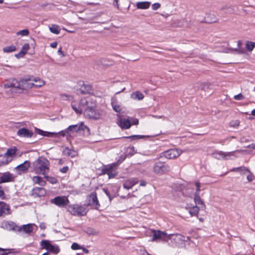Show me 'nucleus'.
Wrapping results in <instances>:
<instances>
[{
  "mask_svg": "<svg viewBox=\"0 0 255 255\" xmlns=\"http://www.w3.org/2000/svg\"><path fill=\"white\" fill-rule=\"evenodd\" d=\"M188 212L190 214L191 216H196L198 217V215L199 211V208L196 206H193L191 207H188Z\"/></svg>",
  "mask_w": 255,
  "mask_h": 255,
  "instance_id": "obj_30",
  "label": "nucleus"
},
{
  "mask_svg": "<svg viewBox=\"0 0 255 255\" xmlns=\"http://www.w3.org/2000/svg\"><path fill=\"white\" fill-rule=\"evenodd\" d=\"M1 205L0 207V217L4 215H8L10 214L9 206L3 202H0Z\"/></svg>",
  "mask_w": 255,
  "mask_h": 255,
  "instance_id": "obj_21",
  "label": "nucleus"
},
{
  "mask_svg": "<svg viewBox=\"0 0 255 255\" xmlns=\"http://www.w3.org/2000/svg\"><path fill=\"white\" fill-rule=\"evenodd\" d=\"M146 137V136L141 135H132L128 136H125L124 138H129L131 140H135L139 139H141Z\"/></svg>",
  "mask_w": 255,
  "mask_h": 255,
  "instance_id": "obj_38",
  "label": "nucleus"
},
{
  "mask_svg": "<svg viewBox=\"0 0 255 255\" xmlns=\"http://www.w3.org/2000/svg\"><path fill=\"white\" fill-rule=\"evenodd\" d=\"M90 99H89V100ZM85 115L88 117L90 119L98 120L101 118L104 115V112L103 111H99L96 110L93 108V105H90L89 102L88 105L86 106L85 109Z\"/></svg>",
  "mask_w": 255,
  "mask_h": 255,
  "instance_id": "obj_6",
  "label": "nucleus"
},
{
  "mask_svg": "<svg viewBox=\"0 0 255 255\" xmlns=\"http://www.w3.org/2000/svg\"><path fill=\"white\" fill-rule=\"evenodd\" d=\"M44 177L48 182L52 184H56L58 182L57 179L55 177L48 176L47 174L44 175Z\"/></svg>",
  "mask_w": 255,
  "mask_h": 255,
  "instance_id": "obj_37",
  "label": "nucleus"
},
{
  "mask_svg": "<svg viewBox=\"0 0 255 255\" xmlns=\"http://www.w3.org/2000/svg\"><path fill=\"white\" fill-rule=\"evenodd\" d=\"M77 92L82 94L92 93L93 92L92 87L89 85L82 84L79 89L77 90Z\"/></svg>",
  "mask_w": 255,
  "mask_h": 255,
  "instance_id": "obj_18",
  "label": "nucleus"
},
{
  "mask_svg": "<svg viewBox=\"0 0 255 255\" xmlns=\"http://www.w3.org/2000/svg\"><path fill=\"white\" fill-rule=\"evenodd\" d=\"M58 54L60 55H61L62 57L65 56V54L62 50V47H60L58 50Z\"/></svg>",
  "mask_w": 255,
  "mask_h": 255,
  "instance_id": "obj_59",
  "label": "nucleus"
},
{
  "mask_svg": "<svg viewBox=\"0 0 255 255\" xmlns=\"http://www.w3.org/2000/svg\"><path fill=\"white\" fill-rule=\"evenodd\" d=\"M246 48L248 51H252L255 48V42L251 41H247L246 42Z\"/></svg>",
  "mask_w": 255,
  "mask_h": 255,
  "instance_id": "obj_34",
  "label": "nucleus"
},
{
  "mask_svg": "<svg viewBox=\"0 0 255 255\" xmlns=\"http://www.w3.org/2000/svg\"><path fill=\"white\" fill-rule=\"evenodd\" d=\"M18 80L15 78L10 79L5 81L3 84V87L5 89L13 88L19 89Z\"/></svg>",
  "mask_w": 255,
  "mask_h": 255,
  "instance_id": "obj_14",
  "label": "nucleus"
},
{
  "mask_svg": "<svg viewBox=\"0 0 255 255\" xmlns=\"http://www.w3.org/2000/svg\"><path fill=\"white\" fill-rule=\"evenodd\" d=\"M38 134L47 137H56L57 136V133L56 132H51L43 131L41 129L36 128Z\"/></svg>",
  "mask_w": 255,
  "mask_h": 255,
  "instance_id": "obj_27",
  "label": "nucleus"
},
{
  "mask_svg": "<svg viewBox=\"0 0 255 255\" xmlns=\"http://www.w3.org/2000/svg\"><path fill=\"white\" fill-rule=\"evenodd\" d=\"M72 249L74 250H77L81 249L80 246L77 243H74L71 246Z\"/></svg>",
  "mask_w": 255,
  "mask_h": 255,
  "instance_id": "obj_51",
  "label": "nucleus"
},
{
  "mask_svg": "<svg viewBox=\"0 0 255 255\" xmlns=\"http://www.w3.org/2000/svg\"><path fill=\"white\" fill-rule=\"evenodd\" d=\"M57 42H53L50 43V47L53 48H56L57 46Z\"/></svg>",
  "mask_w": 255,
  "mask_h": 255,
  "instance_id": "obj_62",
  "label": "nucleus"
},
{
  "mask_svg": "<svg viewBox=\"0 0 255 255\" xmlns=\"http://www.w3.org/2000/svg\"><path fill=\"white\" fill-rule=\"evenodd\" d=\"M88 211L87 205L86 204H71L67 208V211L71 215L79 217L85 216Z\"/></svg>",
  "mask_w": 255,
  "mask_h": 255,
  "instance_id": "obj_2",
  "label": "nucleus"
},
{
  "mask_svg": "<svg viewBox=\"0 0 255 255\" xmlns=\"http://www.w3.org/2000/svg\"><path fill=\"white\" fill-rule=\"evenodd\" d=\"M131 98L134 100H141L144 98V95L139 91H136L131 94Z\"/></svg>",
  "mask_w": 255,
  "mask_h": 255,
  "instance_id": "obj_33",
  "label": "nucleus"
},
{
  "mask_svg": "<svg viewBox=\"0 0 255 255\" xmlns=\"http://www.w3.org/2000/svg\"><path fill=\"white\" fill-rule=\"evenodd\" d=\"M249 173L250 174L247 176V178L249 182H251L253 180L254 176L253 173H252L251 172Z\"/></svg>",
  "mask_w": 255,
  "mask_h": 255,
  "instance_id": "obj_55",
  "label": "nucleus"
},
{
  "mask_svg": "<svg viewBox=\"0 0 255 255\" xmlns=\"http://www.w3.org/2000/svg\"><path fill=\"white\" fill-rule=\"evenodd\" d=\"M42 178L39 176H34L32 177V181L36 184H39Z\"/></svg>",
  "mask_w": 255,
  "mask_h": 255,
  "instance_id": "obj_46",
  "label": "nucleus"
},
{
  "mask_svg": "<svg viewBox=\"0 0 255 255\" xmlns=\"http://www.w3.org/2000/svg\"><path fill=\"white\" fill-rule=\"evenodd\" d=\"M67 130L69 132H70V131H74V132H79L78 125H71L67 128Z\"/></svg>",
  "mask_w": 255,
  "mask_h": 255,
  "instance_id": "obj_40",
  "label": "nucleus"
},
{
  "mask_svg": "<svg viewBox=\"0 0 255 255\" xmlns=\"http://www.w3.org/2000/svg\"><path fill=\"white\" fill-rule=\"evenodd\" d=\"M17 148L14 146L7 149L6 152L3 155H0V162L3 164H6L12 160V157L15 154Z\"/></svg>",
  "mask_w": 255,
  "mask_h": 255,
  "instance_id": "obj_7",
  "label": "nucleus"
},
{
  "mask_svg": "<svg viewBox=\"0 0 255 255\" xmlns=\"http://www.w3.org/2000/svg\"><path fill=\"white\" fill-rule=\"evenodd\" d=\"M138 180L136 178H132L125 181L123 184V187L125 189H131L134 185L137 184Z\"/></svg>",
  "mask_w": 255,
  "mask_h": 255,
  "instance_id": "obj_20",
  "label": "nucleus"
},
{
  "mask_svg": "<svg viewBox=\"0 0 255 255\" xmlns=\"http://www.w3.org/2000/svg\"><path fill=\"white\" fill-rule=\"evenodd\" d=\"M10 250V249L0 248V255H7L11 253Z\"/></svg>",
  "mask_w": 255,
  "mask_h": 255,
  "instance_id": "obj_45",
  "label": "nucleus"
},
{
  "mask_svg": "<svg viewBox=\"0 0 255 255\" xmlns=\"http://www.w3.org/2000/svg\"><path fill=\"white\" fill-rule=\"evenodd\" d=\"M150 233L152 234L151 241L153 242L155 241L158 239H161L163 236H165L166 235V233L164 232H161L159 230H151L150 231Z\"/></svg>",
  "mask_w": 255,
  "mask_h": 255,
  "instance_id": "obj_19",
  "label": "nucleus"
},
{
  "mask_svg": "<svg viewBox=\"0 0 255 255\" xmlns=\"http://www.w3.org/2000/svg\"><path fill=\"white\" fill-rule=\"evenodd\" d=\"M118 124L122 129H128L131 126L129 120L126 119H120Z\"/></svg>",
  "mask_w": 255,
  "mask_h": 255,
  "instance_id": "obj_23",
  "label": "nucleus"
},
{
  "mask_svg": "<svg viewBox=\"0 0 255 255\" xmlns=\"http://www.w3.org/2000/svg\"><path fill=\"white\" fill-rule=\"evenodd\" d=\"M50 202L60 208H66L69 203V200L66 196H59L51 199Z\"/></svg>",
  "mask_w": 255,
  "mask_h": 255,
  "instance_id": "obj_8",
  "label": "nucleus"
},
{
  "mask_svg": "<svg viewBox=\"0 0 255 255\" xmlns=\"http://www.w3.org/2000/svg\"><path fill=\"white\" fill-rule=\"evenodd\" d=\"M46 182L45 180H43V179H41V180L40 181V182L39 184V185L41 186H44L46 185Z\"/></svg>",
  "mask_w": 255,
  "mask_h": 255,
  "instance_id": "obj_63",
  "label": "nucleus"
},
{
  "mask_svg": "<svg viewBox=\"0 0 255 255\" xmlns=\"http://www.w3.org/2000/svg\"><path fill=\"white\" fill-rule=\"evenodd\" d=\"M231 171H239L241 174H245L246 172H250V170L245 166H241L239 167L233 168L231 170Z\"/></svg>",
  "mask_w": 255,
  "mask_h": 255,
  "instance_id": "obj_32",
  "label": "nucleus"
},
{
  "mask_svg": "<svg viewBox=\"0 0 255 255\" xmlns=\"http://www.w3.org/2000/svg\"><path fill=\"white\" fill-rule=\"evenodd\" d=\"M29 33V30L27 29L21 30L16 33L17 35L27 36Z\"/></svg>",
  "mask_w": 255,
  "mask_h": 255,
  "instance_id": "obj_41",
  "label": "nucleus"
},
{
  "mask_svg": "<svg viewBox=\"0 0 255 255\" xmlns=\"http://www.w3.org/2000/svg\"><path fill=\"white\" fill-rule=\"evenodd\" d=\"M117 163H113L110 164L103 165L100 169L101 171V174H107L109 178H113L118 174V172L117 171Z\"/></svg>",
  "mask_w": 255,
  "mask_h": 255,
  "instance_id": "obj_4",
  "label": "nucleus"
},
{
  "mask_svg": "<svg viewBox=\"0 0 255 255\" xmlns=\"http://www.w3.org/2000/svg\"><path fill=\"white\" fill-rule=\"evenodd\" d=\"M24 56V54H23V52H21V51H20L18 53L16 54L15 55V56L17 58H22V57H23Z\"/></svg>",
  "mask_w": 255,
  "mask_h": 255,
  "instance_id": "obj_57",
  "label": "nucleus"
},
{
  "mask_svg": "<svg viewBox=\"0 0 255 255\" xmlns=\"http://www.w3.org/2000/svg\"><path fill=\"white\" fill-rule=\"evenodd\" d=\"M31 78H22L18 80L19 89L27 90L33 88V83Z\"/></svg>",
  "mask_w": 255,
  "mask_h": 255,
  "instance_id": "obj_12",
  "label": "nucleus"
},
{
  "mask_svg": "<svg viewBox=\"0 0 255 255\" xmlns=\"http://www.w3.org/2000/svg\"><path fill=\"white\" fill-rule=\"evenodd\" d=\"M42 248L46 249L48 251L57 255L60 252V248L58 246L51 244L48 240H42L40 243Z\"/></svg>",
  "mask_w": 255,
  "mask_h": 255,
  "instance_id": "obj_9",
  "label": "nucleus"
},
{
  "mask_svg": "<svg viewBox=\"0 0 255 255\" xmlns=\"http://www.w3.org/2000/svg\"><path fill=\"white\" fill-rule=\"evenodd\" d=\"M5 228L9 231L17 232L18 226L13 222L6 221L3 223Z\"/></svg>",
  "mask_w": 255,
  "mask_h": 255,
  "instance_id": "obj_24",
  "label": "nucleus"
},
{
  "mask_svg": "<svg viewBox=\"0 0 255 255\" xmlns=\"http://www.w3.org/2000/svg\"><path fill=\"white\" fill-rule=\"evenodd\" d=\"M46 194V191L45 188L42 187H36L33 188L31 195L34 197H43Z\"/></svg>",
  "mask_w": 255,
  "mask_h": 255,
  "instance_id": "obj_15",
  "label": "nucleus"
},
{
  "mask_svg": "<svg viewBox=\"0 0 255 255\" xmlns=\"http://www.w3.org/2000/svg\"><path fill=\"white\" fill-rule=\"evenodd\" d=\"M88 200V206H93L96 209H98L100 206V203L97 198V193L95 192H92L89 195L87 196Z\"/></svg>",
  "mask_w": 255,
  "mask_h": 255,
  "instance_id": "obj_10",
  "label": "nucleus"
},
{
  "mask_svg": "<svg viewBox=\"0 0 255 255\" xmlns=\"http://www.w3.org/2000/svg\"><path fill=\"white\" fill-rule=\"evenodd\" d=\"M30 47H29V45L28 43H25L22 47V49L21 50V52H23V54H24V55L26 54V53H27V51L28 50V49H29Z\"/></svg>",
  "mask_w": 255,
  "mask_h": 255,
  "instance_id": "obj_43",
  "label": "nucleus"
},
{
  "mask_svg": "<svg viewBox=\"0 0 255 255\" xmlns=\"http://www.w3.org/2000/svg\"><path fill=\"white\" fill-rule=\"evenodd\" d=\"M2 50L4 52L9 53L15 51L16 50V47L13 45H11L3 47Z\"/></svg>",
  "mask_w": 255,
  "mask_h": 255,
  "instance_id": "obj_36",
  "label": "nucleus"
},
{
  "mask_svg": "<svg viewBox=\"0 0 255 255\" xmlns=\"http://www.w3.org/2000/svg\"><path fill=\"white\" fill-rule=\"evenodd\" d=\"M136 5L138 9H146L149 7L150 2L149 1H139L136 2Z\"/></svg>",
  "mask_w": 255,
  "mask_h": 255,
  "instance_id": "obj_28",
  "label": "nucleus"
},
{
  "mask_svg": "<svg viewBox=\"0 0 255 255\" xmlns=\"http://www.w3.org/2000/svg\"><path fill=\"white\" fill-rule=\"evenodd\" d=\"M113 108L114 110L117 113H120L121 111L120 106L117 105H113Z\"/></svg>",
  "mask_w": 255,
  "mask_h": 255,
  "instance_id": "obj_52",
  "label": "nucleus"
},
{
  "mask_svg": "<svg viewBox=\"0 0 255 255\" xmlns=\"http://www.w3.org/2000/svg\"><path fill=\"white\" fill-rule=\"evenodd\" d=\"M23 231L27 234H30L33 231L32 224H28L21 226H18L17 232Z\"/></svg>",
  "mask_w": 255,
  "mask_h": 255,
  "instance_id": "obj_22",
  "label": "nucleus"
},
{
  "mask_svg": "<svg viewBox=\"0 0 255 255\" xmlns=\"http://www.w3.org/2000/svg\"><path fill=\"white\" fill-rule=\"evenodd\" d=\"M39 228L42 230H44L46 228V225L44 223H41L39 225Z\"/></svg>",
  "mask_w": 255,
  "mask_h": 255,
  "instance_id": "obj_64",
  "label": "nucleus"
},
{
  "mask_svg": "<svg viewBox=\"0 0 255 255\" xmlns=\"http://www.w3.org/2000/svg\"><path fill=\"white\" fill-rule=\"evenodd\" d=\"M78 128H79V131H80L81 130L84 131L86 129L87 130L88 132H89V131H90L89 128L87 127V126H85L82 123H81L80 125H78Z\"/></svg>",
  "mask_w": 255,
  "mask_h": 255,
  "instance_id": "obj_44",
  "label": "nucleus"
},
{
  "mask_svg": "<svg viewBox=\"0 0 255 255\" xmlns=\"http://www.w3.org/2000/svg\"><path fill=\"white\" fill-rule=\"evenodd\" d=\"M210 84L208 83H202L200 88L202 90H206L209 88Z\"/></svg>",
  "mask_w": 255,
  "mask_h": 255,
  "instance_id": "obj_49",
  "label": "nucleus"
},
{
  "mask_svg": "<svg viewBox=\"0 0 255 255\" xmlns=\"http://www.w3.org/2000/svg\"><path fill=\"white\" fill-rule=\"evenodd\" d=\"M32 81L35 82V83H33V87L35 88H39L42 87L45 84V81L39 78H32Z\"/></svg>",
  "mask_w": 255,
  "mask_h": 255,
  "instance_id": "obj_31",
  "label": "nucleus"
},
{
  "mask_svg": "<svg viewBox=\"0 0 255 255\" xmlns=\"http://www.w3.org/2000/svg\"><path fill=\"white\" fill-rule=\"evenodd\" d=\"M119 0H114V2H113V5L114 6L117 7L118 8H119V4H118Z\"/></svg>",
  "mask_w": 255,
  "mask_h": 255,
  "instance_id": "obj_61",
  "label": "nucleus"
},
{
  "mask_svg": "<svg viewBox=\"0 0 255 255\" xmlns=\"http://www.w3.org/2000/svg\"><path fill=\"white\" fill-rule=\"evenodd\" d=\"M5 194L4 191L1 189H0V199H5Z\"/></svg>",
  "mask_w": 255,
  "mask_h": 255,
  "instance_id": "obj_58",
  "label": "nucleus"
},
{
  "mask_svg": "<svg viewBox=\"0 0 255 255\" xmlns=\"http://www.w3.org/2000/svg\"><path fill=\"white\" fill-rule=\"evenodd\" d=\"M195 185L196 186V191L195 194H199V192L201 190L200 187L201 184L199 181H195Z\"/></svg>",
  "mask_w": 255,
  "mask_h": 255,
  "instance_id": "obj_42",
  "label": "nucleus"
},
{
  "mask_svg": "<svg viewBox=\"0 0 255 255\" xmlns=\"http://www.w3.org/2000/svg\"><path fill=\"white\" fill-rule=\"evenodd\" d=\"M133 125H137L138 124V120L137 119H134L131 123Z\"/></svg>",
  "mask_w": 255,
  "mask_h": 255,
  "instance_id": "obj_60",
  "label": "nucleus"
},
{
  "mask_svg": "<svg viewBox=\"0 0 255 255\" xmlns=\"http://www.w3.org/2000/svg\"><path fill=\"white\" fill-rule=\"evenodd\" d=\"M71 98L70 95H67L66 94H63L61 95V99L62 100H70Z\"/></svg>",
  "mask_w": 255,
  "mask_h": 255,
  "instance_id": "obj_50",
  "label": "nucleus"
},
{
  "mask_svg": "<svg viewBox=\"0 0 255 255\" xmlns=\"http://www.w3.org/2000/svg\"><path fill=\"white\" fill-rule=\"evenodd\" d=\"M175 238L177 240L184 241V237L181 235V234H176L175 235Z\"/></svg>",
  "mask_w": 255,
  "mask_h": 255,
  "instance_id": "obj_56",
  "label": "nucleus"
},
{
  "mask_svg": "<svg viewBox=\"0 0 255 255\" xmlns=\"http://www.w3.org/2000/svg\"><path fill=\"white\" fill-rule=\"evenodd\" d=\"M234 99L236 100H243L245 99L244 96L241 94H239L237 95H235L234 97Z\"/></svg>",
  "mask_w": 255,
  "mask_h": 255,
  "instance_id": "obj_48",
  "label": "nucleus"
},
{
  "mask_svg": "<svg viewBox=\"0 0 255 255\" xmlns=\"http://www.w3.org/2000/svg\"><path fill=\"white\" fill-rule=\"evenodd\" d=\"M161 5L159 3H154L152 5V8L153 10H157L160 7Z\"/></svg>",
  "mask_w": 255,
  "mask_h": 255,
  "instance_id": "obj_53",
  "label": "nucleus"
},
{
  "mask_svg": "<svg viewBox=\"0 0 255 255\" xmlns=\"http://www.w3.org/2000/svg\"><path fill=\"white\" fill-rule=\"evenodd\" d=\"M33 133L32 131L25 128H20L17 131V135L18 136L22 137H31L33 136Z\"/></svg>",
  "mask_w": 255,
  "mask_h": 255,
  "instance_id": "obj_16",
  "label": "nucleus"
},
{
  "mask_svg": "<svg viewBox=\"0 0 255 255\" xmlns=\"http://www.w3.org/2000/svg\"><path fill=\"white\" fill-rule=\"evenodd\" d=\"M63 153L64 155L70 156L72 158L75 157L78 155L77 151L70 149L68 147H65L64 148Z\"/></svg>",
  "mask_w": 255,
  "mask_h": 255,
  "instance_id": "obj_26",
  "label": "nucleus"
},
{
  "mask_svg": "<svg viewBox=\"0 0 255 255\" xmlns=\"http://www.w3.org/2000/svg\"><path fill=\"white\" fill-rule=\"evenodd\" d=\"M152 170L154 173L161 175L169 172L170 167L165 162L157 161L154 163Z\"/></svg>",
  "mask_w": 255,
  "mask_h": 255,
  "instance_id": "obj_5",
  "label": "nucleus"
},
{
  "mask_svg": "<svg viewBox=\"0 0 255 255\" xmlns=\"http://www.w3.org/2000/svg\"><path fill=\"white\" fill-rule=\"evenodd\" d=\"M69 170V167L67 166H64L60 169V171L63 173H66Z\"/></svg>",
  "mask_w": 255,
  "mask_h": 255,
  "instance_id": "obj_54",
  "label": "nucleus"
},
{
  "mask_svg": "<svg viewBox=\"0 0 255 255\" xmlns=\"http://www.w3.org/2000/svg\"><path fill=\"white\" fill-rule=\"evenodd\" d=\"M205 20L208 23H213L216 21V19L213 14H209L205 17Z\"/></svg>",
  "mask_w": 255,
  "mask_h": 255,
  "instance_id": "obj_39",
  "label": "nucleus"
},
{
  "mask_svg": "<svg viewBox=\"0 0 255 255\" xmlns=\"http://www.w3.org/2000/svg\"><path fill=\"white\" fill-rule=\"evenodd\" d=\"M58 135H60L62 136H65L69 134V131L67 130V128L65 130H61L58 132H56Z\"/></svg>",
  "mask_w": 255,
  "mask_h": 255,
  "instance_id": "obj_47",
  "label": "nucleus"
},
{
  "mask_svg": "<svg viewBox=\"0 0 255 255\" xmlns=\"http://www.w3.org/2000/svg\"><path fill=\"white\" fill-rule=\"evenodd\" d=\"M30 163L28 160L25 161L23 163L17 165L15 167V169L19 170L20 171H26L30 167Z\"/></svg>",
  "mask_w": 255,
  "mask_h": 255,
  "instance_id": "obj_25",
  "label": "nucleus"
},
{
  "mask_svg": "<svg viewBox=\"0 0 255 255\" xmlns=\"http://www.w3.org/2000/svg\"><path fill=\"white\" fill-rule=\"evenodd\" d=\"M50 31L51 32L58 34L60 32V28L59 26L56 24H52L51 27H49Z\"/></svg>",
  "mask_w": 255,
  "mask_h": 255,
  "instance_id": "obj_35",
  "label": "nucleus"
},
{
  "mask_svg": "<svg viewBox=\"0 0 255 255\" xmlns=\"http://www.w3.org/2000/svg\"><path fill=\"white\" fill-rule=\"evenodd\" d=\"M240 151H241L239 150L231 152H224L223 151L216 150L212 153V156L218 160H232L236 157L235 153Z\"/></svg>",
  "mask_w": 255,
  "mask_h": 255,
  "instance_id": "obj_3",
  "label": "nucleus"
},
{
  "mask_svg": "<svg viewBox=\"0 0 255 255\" xmlns=\"http://www.w3.org/2000/svg\"><path fill=\"white\" fill-rule=\"evenodd\" d=\"M182 152L179 149H170L163 152V156L168 159H174L178 157Z\"/></svg>",
  "mask_w": 255,
  "mask_h": 255,
  "instance_id": "obj_11",
  "label": "nucleus"
},
{
  "mask_svg": "<svg viewBox=\"0 0 255 255\" xmlns=\"http://www.w3.org/2000/svg\"><path fill=\"white\" fill-rule=\"evenodd\" d=\"M88 102L89 98H83L81 99L80 105L78 107L73 104L71 105V106L76 113L81 114L85 107L88 105Z\"/></svg>",
  "mask_w": 255,
  "mask_h": 255,
  "instance_id": "obj_13",
  "label": "nucleus"
},
{
  "mask_svg": "<svg viewBox=\"0 0 255 255\" xmlns=\"http://www.w3.org/2000/svg\"><path fill=\"white\" fill-rule=\"evenodd\" d=\"M13 175L9 172H6L1 174L0 177V184L1 183L8 182L13 181Z\"/></svg>",
  "mask_w": 255,
  "mask_h": 255,
  "instance_id": "obj_17",
  "label": "nucleus"
},
{
  "mask_svg": "<svg viewBox=\"0 0 255 255\" xmlns=\"http://www.w3.org/2000/svg\"><path fill=\"white\" fill-rule=\"evenodd\" d=\"M32 166L35 173L45 175L49 172L50 162L45 157L40 156L33 162Z\"/></svg>",
  "mask_w": 255,
  "mask_h": 255,
  "instance_id": "obj_1",
  "label": "nucleus"
},
{
  "mask_svg": "<svg viewBox=\"0 0 255 255\" xmlns=\"http://www.w3.org/2000/svg\"><path fill=\"white\" fill-rule=\"evenodd\" d=\"M194 202L196 205H201L200 207L201 209L204 210L206 208V206L203 201L201 199L199 194H195L194 195Z\"/></svg>",
  "mask_w": 255,
  "mask_h": 255,
  "instance_id": "obj_29",
  "label": "nucleus"
}]
</instances>
